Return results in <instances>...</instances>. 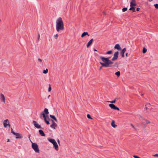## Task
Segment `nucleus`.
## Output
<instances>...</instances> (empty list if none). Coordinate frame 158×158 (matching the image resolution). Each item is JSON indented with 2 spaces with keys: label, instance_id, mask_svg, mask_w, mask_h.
Masks as SVG:
<instances>
[{
  "label": "nucleus",
  "instance_id": "1",
  "mask_svg": "<svg viewBox=\"0 0 158 158\" xmlns=\"http://www.w3.org/2000/svg\"><path fill=\"white\" fill-rule=\"evenodd\" d=\"M100 59H101L103 63L102 62H100V64L102 65V66L104 67H110V66H112V65H110V64H113V62L109 60L110 58V57H105L103 56H100Z\"/></svg>",
  "mask_w": 158,
  "mask_h": 158
},
{
  "label": "nucleus",
  "instance_id": "2",
  "mask_svg": "<svg viewBox=\"0 0 158 158\" xmlns=\"http://www.w3.org/2000/svg\"><path fill=\"white\" fill-rule=\"evenodd\" d=\"M56 30L57 32L64 29V24L61 17L59 18L56 21Z\"/></svg>",
  "mask_w": 158,
  "mask_h": 158
},
{
  "label": "nucleus",
  "instance_id": "3",
  "mask_svg": "<svg viewBox=\"0 0 158 158\" xmlns=\"http://www.w3.org/2000/svg\"><path fill=\"white\" fill-rule=\"evenodd\" d=\"M137 6L135 0H131L130 2V8L129 10L132 11V12H135V6Z\"/></svg>",
  "mask_w": 158,
  "mask_h": 158
},
{
  "label": "nucleus",
  "instance_id": "4",
  "mask_svg": "<svg viewBox=\"0 0 158 158\" xmlns=\"http://www.w3.org/2000/svg\"><path fill=\"white\" fill-rule=\"evenodd\" d=\"M32 143L31 147L34 149L35 151L38 153H39L40 150L38 146L36 143Z\"/></svg>",
  "mask_w": 158,
  "mask_h": 158
},
{
  "label": "nucleus",
  "instance_id": "5",
  "mask_svg": "<svg viewBox=\"0 0 158 158\" xmlns=\"http://www.w3.org/2000/svg\"><path fill=\"white\" fill-rule=\"evenodd\" d=\"M44 113L45 114V115H46V116L48 117V119L49 120H50V119L48 116L49 112L48 109L46 108H45L44 111H42L40 114V117L41 119H42V116H43V114H42Z\"/></svg>",
  "mask_w": 158,
  "mask_h": 158
},
{
  "label": "nucleus",
  "instance_id": "6",
  "mask_svg": "<svg viewBox=\"0 0 158 158\" xmlns=\"http://www.w3.org/2000/svg\"><path fill=\"white\" fill-rule=\"evenodd\" d=\"M119 52L118 51L115 52L114 54V56L111 59L112 61H114L117 60L118 57Z\"/></svg>",
  "mask_w": 158,
  "mask_h": 158
},
{
  "label": "nucleus",
  "instance_id": "7",
  "mask_svg": "<svg viewBox=\"0 0 158 158\" xmlns=\"http://www.w3.org/2000/svg\"><path fill=\"white\" fill-rule=\"evenodd\" d=\"M109 106L110 108L113 110H119V109L118 107L116 106L115 105L113 104H109Z\"/></svg>",
  "mask_w": 158,
  "mask_h": 158
},
{
  "label": "nucleus",
  "instance_id": "8",
  "mask_svg": "<svg viewBox=\"0 0 158 158\" xmlns=\"http://www.w3.org/2000/svg\"><path fill=\"white\" fill-rule=\"evenodd\" d=\"M33 123L34 126L37 129H43L40 126V125L36 121H33Z\"/></svg>",
  "mask_w": 158,
  "mask_h": 158
},
{
  "label": "nucleus",
  "instance_id": "9",
  "mask_svg": "<svg viewBox=\"0 0 158 158\" xmlns=\"http://www.w3.org/2000/svg\"><path fill=\"white\" fill-rule=\"evenodd\" d=\"M8 123H9V121L8 119H6L4 120L3 124L4 127L5 128H6L8 125Z\"/></svg>",
  "mask_w": 158,
  "mask_h": 158
},
{
  "label": "nucleus",
  "instance_id": "10",
  "mask_svg": "<svg viewBox=\"0 0 158 158\" xmlns=\"http://www.w3.org/2000/svg\"><path fill=\"white\" fill-rule=\"evenodd\" d=\"M121 51L120 52V54L121 55L122 57H124V53L126 50V48H124L123 49H121Z\"/></svg>",
  "mask_w": 158,
  "mask_h": 158
},
{
  "label": "nucleus",
  "instance_id": "11",
  "mask_svg": "<svg viewBox=\"0 0 158 158\" xmlns=\"http://www.w3.org/2000/svg\"><path fill=\"white\" fill-rule=\"evenodd\" d=\"M14 135H16L15 138L16 139H21L23 137L22 135L18 133H16Z\"/></svg>",
  "mask_w": 158,
  "mask_h": 158
},
{
  "label": "nucleus",
  "instance_id": "12",
  "mask_svg": "<svg viewBox=\"0 0 158 158\" xmlns=\"http://www.w3.org/2000/svg\"><path fill=\"white\" fill-rule=\"evenodd\" d=\"M93 39H91L88 43L87 44V48H89L93 43Z\"/></svg>",
  "mask_w": 158,
  "mask_h": 158
},
{
  "label": "nucleus",
  "instance_id": "13",
  "mask_svg": "<svg viewBox=\"0 0 158 158\" xmlns=\"http://www.w3.org/2000/svg\"><path fill=\"white\" fill-rule=\"evenodd\" d=\"M52 124L50 125V127L52 128L55 129V127H57V125L53 120H52Z\"/></svg>",
  "mask_w": 158,
  "mask_h": 158
},
{
  "label": "nucleus",
  "instance_id": "14",
  "mask_svg": "<svg viewBox=\"0 0 158 158\" xmlns=\"http://www.w3.org/2000/svg\"><path fill=\"white\" fill-rule=\"evenodd\" d=\"M114 48L117 49L118 51L121 50V48L119 44H117L115 45Z\"/></svg>",
  "mask_w": 158,
  "mask_h": 158
},
{
  "label": "nucleus",
  "instance_id": "15",
  "mask_svg": "<svg viewBox=\"0 0 158 158\" xmlns=\"http://www.w3.org/2000/svg\"><path fill=\"white\" fill-rule=\"evenodd\" d=\"M53 144V148L55 149L56 151L58 150H59L58 146V144H57V143L56 142H55Z\"/></svg>",
  "mask_w": 158,
  "mask_h": 158
},
{
  "label": "nucleus",
  "instance_id": "16",
  "mask_svg": "<svg viewBox=\"0 0 158 158\" xmlns=\"http://www.w3.org/2000/svg\"><path fill=\"white\" fill-rule=\"evenodd\" d=\"M39 132L40 135L41 136H45L46 135L43 131L41 129H40L39 130Z\"/></svg>",
  "mask_w": 158,
  "mask_h": 158
},
{
  "label": "nucleus",
  "instance_id": "17",
  "mask_svg": "<svg viewBox=\"0 0 158 158\" xmlns=\"http://www.w3.org/2000/svg\"><path fill=\"white\" fill-rule=\"evenodd\" d=\"M48 140L49 142L52 143V144H54L55 142H56L55 140L52 138H48Z\"/></svg>",
  "mask_w": 158,
  "mask_h": 158
},
{
  "label": "nucleus",
  "instance_id": "18",
  "mask_svg": "<svg viewBox=\"0 0 158 158\" xmlns=\"http://www.w3.org/2000/svg\"><path fill=\"white\" fill-rule=\"evenodd\" d=\"M151 105L150 103H148L147 104L145 105V108L146 110L147 109H150Z\"/></svg>",
  "mask_w": 158,
  "mask_h": 158
},
{
  "label": "nucleus",
  "instance_id": "19",
  "mask_svg": "<svg viewBox=\"0 0 158 158\" xmlns=\"http://www.w3.org/2000/svg\"><path fill=\"white\" fill-rule=\"evenodd\" d=\"M86 35H88V36H89V35L88 34V32H83L82 33V34H81V37L82 38H83Z\"/></svg>",
  "mask_w": 158,
  "mask_h": 158
},
{
  "label": "nucleus",
  "instance_id": "20",
  "mask_svg": "<svg viewBox=\"0 0 158 158\" xmlns=\"http://www.w3.org/2000/svg\"><path fill=\"white\" fill-rule=\"evenodd\" d=\"M111 126L115 128L117 126V125L115 124V121L113 120L111 123Z\"/></svg>",
  "mask_w": 158,
  "mask_h": 158
},
{
  "label": "nucleus",
  "instance_id": "21",
  "mask_svg": "<svg viewBox=\"0 0 158 158\" xmlns=\"http://www.w3.org/2000/svg\"><path fill=\"white\" fill-rule=\"evenodd\" d=\"M50 117L52 118L56 122H57V119L56 118L54 115L50 114Z\"/></svg>",
  "mask_w": 158,
  "mask_h": 158
},
{
  "label": "nucleus",
  "instance_id": "22",
  "mask_svg": "<svg viewBox=\"0 0 158 158\" xmlns=\"http://www.w3.org/2000/svg\"><path fill=\"white\" fill-rule=\"evenodd\" d=\"M1 99L4 102H5V96L3 94H1Z\"/></svg>",
  "mask_w": 158,
  "mask_h": 158
},
{
  "label": "nucleus",
  "instance_id": "23",
  "mask_svg": "<svg viewBox=\"0 0 158 158\" xmlns=\"http://www.w3.org/2000/svg\"><path fill=\"white\" fill-rule=\"evenodd\" d=\"M42 114H43V117L44 118V121L45 122H46V121H48V120H47V118H46V117H47L46 116V115H45V114L44 113H43Z\"/></svg>",
  "mask_w": 158,
  "mask_h": 158
},
{
  "label": "nucleus",
  "instance_id": "24",
  "mask_svg": "<svg viewBox=\"0 0 158 158\" xmlns=\"http://www.w3.org/2000/svg\"><path fill=\"white\" fill-rule=\"evenodd\" d=\"M115 75L117 76L118 77H119L120 75V72L119 71H118L115 72Z\"/></svg>",
  "mask_w": 158,
  "mask_h": 158
},
{
  "label": "nucleus",
  "instance_id": "25",
  "mask_svg": "<svg viewBox=\"0 0 158 158\" xmlns=\"http://www.w3.org/2000/svg\"><path fill=\"white\" fill-rule=\"evenodd\" d=\"M117 99V98H115L114 100L111 101H108L107 102H110L111 103V104H113L114 103H115L116 102V100Z\"/></svg>",
  "mask_w": 158,
  "mask_h": 158
},
{
  "label": "nucleus",
  "instance_id": "26",
  "mask_svg": "<svg viewBox=\"0 0 158 158\" xmlns=\"http://www.w3.org/2000/svg\"><path fill=\"white\" fill-rule=\"evenodd\" d=\"M118 63L117 62H116L115 63L114 65H112V66H110V67H118Z\"/></svg>",
  "mask_w": 158,
  "mask_h": 158
},
{
  "label": "nucleus",
  "instance_id": "27",
  "mask_svg": "<svg viewBox=\"0 0 158 158\" xmlns=\"http://www.w3.org/2000/svg\"><path fill=\"white\" fill-rule=\"evenodd\" d=\"M112 53V50H110L107 51L106 52V54H111Z\"/></svg>",
  "mask_w": 158,
  "mask_h": 158
},
{
  "label": "nucleus",
  "instance_id": "28",
  "mask_svg": "<svg viewBox=\"0 0 158 158\" xmlns=\"http://www.w3.org/2000/svg\"><path fill=\"white\" fill-rule=\"evenodd\" d=\"M87 118H89V119H93V118L91 117V116L89 114H87Z\"/></svg>",
  "mask_w": 158,
  "mask_h": 158
},
{
  "label": "nucleus",
  "instance_id": "29",
  "mask_svg": "<svg viewBox=\"0 0 158 158\" xmlns=\"http://www.w3.org/2000/svg\"><path fill=\"white\" fill-rule=\"evenodd\" d=\"M43 73L44 74H46L48 73V69H46L45 70H44L43 72Z\"/></svg>",
  "mask_w": 158,
  "mask_h": 158
},
{
  "label": "nucleus",
  "instance_id": "30",
  "mask_svg": "<svg viewBox=\"0 0 158 158\" xmlns=\"http://www.w3.org/2000/svg\"><path fill=\"white\" fill-rule=\"evenodd\" d=\"M147 51V49L145 48H144L143 49V53H145Z\"/></svg>",
  "mask_w": 158,
  "mask_h": 158
},
{
  "label": "nucleus",
  "instance_id": "31",
  "mask_svg": "<svg viewBox=\"0 0 158 158\" xmlns=\"http://www.w3.org/2000/svg\"><path fill=\"white\" fill-rule=\"evenodd\" d=\"M127 7H124L122 9V11L123 12H124L127 10Z\"/></svg>",
  "mask_w": 158,
  "mask_h": 158
},
{
  "label": "nucleus",
  "instance_id": "32",
  "mask_svg": "<svg viewBox=\"0 0 158 158\" xmlns=\"http://www.w3.org/2000/svg\"><path fill=\"white\" fill-rule=\"evenodd\" d=\"M52 89V88L51 87V85L50 84L49 85V87L48 89V91L50 92L51 90Z\"/></svg>",
  "mask_w": 158,
  "mask_h": 158
},
{
  "label": "nucleus",
  "instance_id": "33",
  "mask_svg": "<svg viewBox=\"0 0 158 158\" xmlns=\"http://www.w3.org/2000/svg\"><path fill=\"white\" fill-rule=\"evenodd\" d=\"M155 8L156 9H158V4H156L154 5Z\"/></svg>",
  "mask_w": 158,
  "mask_h": 158
},
{
  "label": "nucleus",
  "instance_id": "34",
  "mask_svg": "<svg viewBox=\"0 0 158 158\" xmlns=\"http://www.w3.org/2000/svg\"><path fill=\"white\" fill-rule=\"evenodd\" d=\"M11 132L14 135H15V134L16 133L13 130V129L12 128H11Z\"/></svg>",
  "mask_w": 158,
  "mask_h": 158
},
{
  "label": "nucleus",
  "instance_id": "35",
  "mask_svg": "<svg viewBox=\"0 0 158 158\" xmlns=\"http://www.w3.org/2000/svg\"><path fill=\"white\" fill-rule=\"evenodd\" d=\"M11 132L14 135H15V134L16 133L13 130V129L12 128H11Z\"/></svg>",
  "mask_w": 158,
  "mask_h": 158
},
{
  "label": "nucleus",
  "instance_id": "36",
  "mask_svg": "<svg viewBox=\"0 0 158 158\" xmlns=\"http://www.w3.org/2000/svg\"><path fill=\"white\" fill-rule=\"evenodd\" d=\"M54 36L56 39H57L58 36V35L57 34H56L55 35H54Z\"/></svg>",
  "mask_w": 158,
  "mask_h": 158
},
{
  "label": "nucleus",
  "instance_id": "37",
  "mask_svg": "<svg viewBox=\"0 0 158 158\" xmlns=\"http://www.w3.org/2000/svg\"><path fill=\"white\" fill-rule=\"evenodd\" d=\"M133 157L135 158H140V157H139V156H136V155H134L133 156Z\"/></svg>",
  "mask_w": 158,
  "mask_h": 158
},
{
  "label": "nucleus",
  "instance_id": "38",
  "mask_svg": "<svg viewBox=\"0 0 158 158\" xmlns=\"http://www.w3.org/2000/svg\"><path fill=\"white\" fill-rule=\"evenodd\" d=\"M45 123L47 125H49L50 124V123H49L48 119V120L47 121H46V122Z\"/></svg>",
  "mask_w": 158,
  "mask_h": 158
},
{
  "label": "nucleus",
  "instance_id": "39",
  "mask_svg": "<svg viewBox=\"0 0 158 158\" xmlns=\"http://www.w3.org/2000/svg\"><path fill=\"white\" fill-rule=\"evenodd\" d=\"M153 156L155 157H158V154H156L154 155H153Z\"/></svg>",
  "mask_w": 158,
  "mask_h": 158
},
{
  "label": "nucleus",
  "instance_id": "40",
  "mask_svg": "<svg viewBox=\"0 0 158 158\" xmlns=\"http://www.w3.org/2000/svg\"><path fill=\"white\" fill-rule=\"evenodd\" d=\"M140 9L139 8V7H137L136 9V10L137 11H139V10H140Z\"/></svg>",
  "mask_w": 158,
  "mask_h": 158
},
{
  "label": "nucleus",
  "instance_id": "41",
  "mask_svg": "<svg viewBox=\"0 0 158 158\" xmlns=\"http://www.w3.org/2000/svg\"><path fill=\"white\" fill-rule=\"evenodd\" d=\"M40 38V35L39 34H38V40H39Z\"/></svg>",
  "mask_w": 158,
  "mask_h": 158
},
{
  "label": "nucleus",
  "instance_id": "42",
  "mask_svg": "<svg viewBox=\"0 0 158 158\" xmlns=\"http://www.w3.org/2000/svg\"><path fill=\"white\" fill-rule=\"evenodd\" d=\"M38 60L40 62H42V59H40V58H38Z\"/></svg>",
  "mask_w": 158,
  "mask_h": 158
},
{
  "label": "nucleus",
  "instance_id": "43",
  "mask_svg": "<svg viewBox=\"0 0 158 158\" xmlns=\"http://www.w3.org/2000/svg\"><path fill=\"white\" fill-rule=\"evenodd\" d=\"M146 123L147 124H148V123H150V122L149 121H148V120H146Z\"/></svg>",
  "mask_w": 158,
  "mask_h": 158
},
{
  "label": "nucleus",
  "instance_id": "44",
  "mask_svg": "<svg viewBox=\"0 0 158 158\" xmlns=\"http://www.w3.org/2000/svg\"><path fill=\"white\" fill-rule=\"evenodd\" d=\"M131 126L134 128V129H135V127L134 126V125L132 124H131Z\"/></svg>",
  "mask_w": 158,
  "mask_h": 158
},
{
  "label": "nucleus",
  "instance_id": "45",
  "mask_svg": "<svg viewBox=\"0 0 158 158\" xmlns=\"http://www.w3.org/2000/svg\"><path fill=\"white\" fill-rule=\"evenodd\" d=\"M57 142L59 144H60V140L59 139H57Z\"/></svg>",
  "mask_w": 158,
  "mask_h": 158
},
{
  "label": "nucleus",
  "instance_id": "46",
  "mask_svg": "<svg viewBox=\"0 0 158 158\" xmlns=\"http://www.w3.org/2000/svg\"><path fill=\"white\" fill-rule=\"evenodd\" d=\"M102 67H103V66H102L101 67H100V68H99V70H100L101 69H102Z\"/></svg>",
  "mask_w": 158,
  "mask_h": 158
},
{
  "label": "nucleus",
  "instance_id": "47",
  "mask_svg": "<svg viewBox=\"0 0 158 158\" xmlns=\"http://www.w3.org/2000/svg\"><path fill=\"white\" fill-rule=\"evenodd\" d=\"M8 126L9 127H10V124L9 123H8Z\"/></svg>",
  "mask_w": 158,
  "mask_h": 158
},
{
  "label": "nucleus",
  "instance_id": "48",
  "mask_svg": "<svg viewBox=\"0 0 158 158\" xmlns=\"http://www.w3.org/2000/svg\"><path fill=\"white\" fill-rule=\"evenodd\" d=\"M128 53H126V56H128Z\"/></svg>",
  "mask_w": 158,
  "mask_h": 158
},
{
  "label": "nucleus",
  "instance_id": "49",
  "mask_svg": "<svg viewBox=\"0 0 158 158\" xmlns=\"http://www.w3.org/2000/svg\"><path fill=\"white\" fill-rule=\"evenodd\" d=\"M93 50H94V51H97V50L95 49V48H94V49H93Z\"/></svg>",
  "mask_w": 158,
  "mask_h": 158
},
{
  "label": "nucleus",
  "instance_id": "50",
  "mask_svg": "<svg viewBox=\"0 0 158 158\" xmlns=\"http://www.w3.org/2000/svg\"><path fill=\"white\" fill-rule=\"evenodd\" d=\"M10 139H7V142H10Z\"/></svg>",
  "mask_w": 158,
  "mask_h": 158
},
{
  "label": "nucleus",
  "instance_id": "51",
  "mask_svg": "<svg viewBox=\"0 0 158 158\" xmlns=\"http://www.w3.org/2000/svg\"><path fill=\"white\" fill-rule=\"evenodd\" d=\"M103 14L104 15H106V13L104 12H103Z\"/></svg>",
  "mask_w": 158,
  "mask_h": 158
},
{
  "label": "nucleus",
  "instance_id": "52",
  "mask_svg": "<svg viewBox=\"0 0 158 158\" xmlns=\"http://www.w3.org/2000/svg\"><path fill=\"white\" fill-rule=\"evenodd\" d=\"M50 96V95H49L48 96V98H49Z\"/></svg>",
  "mask_w": 158,
  "mask_h": 158
},
{
  "label": "nucleus",
  "instance_id": "53",
  "mask_svg": "<svg viewBox=\"0 0 158 158\" xmlns=\"http://www.w3.org/2000/svg\"><path fill=\"white\" fill-rule=\"evenodd\" d=\"M153 0H149V1L150 2L152 1Z\"/></svg>",
  "mask_w": 158,
  "mask_h": 158
},
{
  "label": "nucleus",
  "instance_id": "54",
  "mask_svg": "<svg viewBox=\"0 0 158 158\" xmlns=\"http://www.w3.org/2000/svg\"><path fill=\"white\" fill-rule=\"evenodd\" d=\"M143 94H141V96H142L143 95Z\"/></svg>",
  "mask_w": 158,
  "mask_h": 158
},
{
  "label": "nucleus",
  "instance_id": "55",
  "mask_svg": "<svg viewBox=\"0 0 158 158\" xmlns=\"http://www.w3.org/2000/svg\"><path fill=\"white\" fill-rule=\"evenodd\" d=\"M30 135H29V138L30 139Z\"/></svg>",
  "mask_w": 158,
  "mask_h": 158
},
{
  "label": "nucleus",
  "instance_id": "56",
  "mask_svg": "<svg viewBox=\"0 0 158 158\" xmlns=\"http://www.w3.org/2000/svg\"><path fill=\"white\" fill-rule=\"evenodd\" d=\"M1 21V20H0V21Z\"/></svg>",
  "mask_w": 158,
  "mask_h": 158
},
{
  "label": "nucleus",
  "instance_id": "57",
  "mask_svg": "<svg viewBox=\"0 0 158 158\" xmlns=\"http://www.w3.org/2000/svg\"><path fill=\"white\" fill-rule=\"evenodd\" d=\"M69 0L70 1V0Z\"/></svg>",
  "mask_w": 158,
  "mask_h": 158
}]
</instances>
